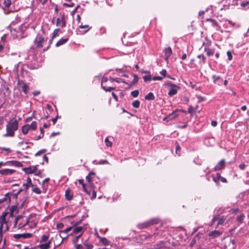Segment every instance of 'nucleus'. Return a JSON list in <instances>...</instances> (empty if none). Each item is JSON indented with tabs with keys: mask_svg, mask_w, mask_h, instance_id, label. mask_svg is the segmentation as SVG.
<instances>
[{
	"mask_svg": "<svg viewBox=\"0 0 249 249\" xmlns=\"http://www.w3.org/2000/svg\"><path fill=\"white\" fill-rule=\"evenodd\" d=\"M18 122L13 118L11 119L6 125V133L4 135V137H13L15 135V131L18 129Z\"/></svg>",
	"mask_w": 249,
	"mask_h": 249,
	"instance_id": "nucleus-1",
	"label": "nucleus"
},
{
	"mask_svg": "<svg viewBox=\"0 0 249 249\" xmlns=\"http://www.w3.org/2000/svg\"><path fill=\"white\" fill-rule=\"evenodd\" d=\"M159 222V219L157 218H152L144 223L139 224L138 227L141 229L146 228L151 225L157 224Z\"/></svg>",
	"mask_w": 249,
	"mask_h": 249,
	"instance_id": "nucleus-2",
	"label": "nucleus"
},
{
	"mask_svg": "<svg viewBox=\"0 0 249 249\" xmlns=\"http://www.w3.org/2000/svg\"><path fill=\"white\" fill-rule=\"evenodd\" d=\"M166 85L170 87L168 91V95L170 96H173L177 93L178 90L180 89V87L175 84L169 82L167 83Z\"/></svg>",
	"mask_w": 249,
	"mask_h": 249,
	"instance_id": "nucleus-3",
	"label": "nucleus"
},
{
	"mask_svg": "<svg viewBox=\"0 0 249 249\" xmlns=\"http://www.w3.org/2000/svg\"><path fill=\"white\" fill-rule=\"evenodd\" d=\"M93 247L92 244L89 243V240H85L83 244H77L76 249H92Z\"/></svg>",
	"mask_w": 249,
	"mask_h": 249,
	"instance_id": "nucleus-4",
	"label": "nucleus"
},
{
	"mask_svg": "<svg viewBox=\"0 0 249 249\" xmlns=\"http://www.w3.org/2000/svg\"><path fill=\"white\" fill-rule=\"evenodd\" d=\"M212 177L213 181L217 185L219 184L220 181L223 183H226L227 182L226 178L221 177L219 173H216L215 176L212 175Z\"/></svg>",
	"mask_w": 249,
	"mask_h": 249,
	"instance_id": "nucleus-5",
	"label": "nucleus"
},
{
	"mask_svg": "<svg viewBox=\"0 0 249 249\" xmlns=\"http://www.w3.org/2000/svg\"><path fill=\"white\" fill-rule=\"evenodd\" d=\"M6 215V213H3L1 216H0V235L2 234V229L3 226L4 224H6V228L5 230H8V227H7L5 216Z\"/></svg>",
	"mask_w": 249,
	"mask_h": 249,
	"instance_id": "nucleus-6",
	"label": "nucleus"
},
{
	"mask_svg": "<svg viewBox=\"0 0 249 249\" xmlns=\"http://www.w3.org/2000/svg\"><path fill=\"white\" fill-rule=\"evenodd\" d=\"M45 41V39L43 37L37 35L36 38L35 39L34 42L37 48H41L43 46V43Z\"/></svg>",
	"mask_w": 249,
	"mask_h": 249,
	"instance_id": "nucleus-7",
	"label": "nucleus"
},
{
	"mask_svg": "<svg viewBox=\"0 0 249 249\" xmlns=\"http://www.w3.org/2000/svg\"><path fill=\"white\" fill-rule=\"evenodd\" d=\"M18 85L20 86V88L21 90L25 94H27L29 90V87L28 84L23 81H18Z\"/></svg>",
	"mask_w": 249,
	"mask_h": 249,
	"instance_id": "nucleus-8",
	"label": "nucleus"
},
{
	"mask_svg": "<svg viewBox=\"0 0 249 249\" xmlns=\"http://www.w3.org/2000/svg\"><path fill=\"white\" fill-rule=\"evenodd\" d=\"M22 218V216H18V217H16V219H15V226H17V225L18 224V221L20 219ZM23 221L24 222V224H21V223H19L18 226V229H21V228H22L23 227L25 226V225H26L27 224H28V222H29V218H25V219H24V217H23Z\"/></svg>",
	"mask_w": 249,
	"mask_h": 249,
	"instance_id": "nucleus-9",
	"label": "nucleus"
},
{
	"mask_svg": "<svg viewBox=\"0 0 249 249\" xmlns=\"http://www.w3.org/2000/svg\"><path fill=\"white\" fill-rule=\"evenodd\" d=\"M33 234L30 233H24L22 234H15L14 235V237L16 239H18L20 238L24 239L29 238L32 236Z\"/></svg>",
	"mask_w": 249,
	"mask_h": 249,
	"instance_id": "nucleus-10",
	"label": "nucleus"
},
{
	"mask_svg": "<svg viewBox=\"0 0 249 249\" xmlns=\"http://www.w3.org/2000/svg\"><path fill=\"white\" fill-rule=\"evenodd\" d=\"M38 165L30 166L23 168V171L27 174H30L35 173L37 171V167Z\"/></svg>",
	"mask_w": 249,
	"mask_h": 249,
	"instance_id": "nucleus-11",
	"label": "nucleus"
},
{
	"mask_svg": "<svg viewBox=\"0 0 249 249\" xmlns=\"http://www.w3.org/2000/svg\"><path fill=\"white\" fill-rule=\"evenodd\" d=\"M56 24L57 26H61L62 27L66 26V22L65 20L64 15H63L61 18H58L56 19Z\"/></svg>",
	"mask_w": 249,
	"mask_h": 249,
	"instance_id": "nucleus-12",
	"label": "nucleus"
},
{
	"mask_svg": "<svg viewBox=\"0 0 249 249\" xmlns=\"http://www.w3.org/2000/svg\"><path fill=\"white\" fill-rule=\"evenodd\" d=\"M11 33L14 37L18 38L21 36V31L20 27H18L17 29L15 28H11Z\"/></svg>",
	"mask_w": 249,
	"mask_h": 249,
	"instance_id": "nucleus-13",
	"label": "nucleus"
},
{
	"mask_svg": "<svg viewBox=\"0 0 249 249\" xmlns=\"http://www.w3.org/2000/svg\"><path fill=\"white\" fill-rule=\"evenodd\" d=\"M225 160H221L217 165L214 167V171H218L222 170L225 168Z\"/></svg>",
	"mask_w": 249,
	"mask_h": 249,
	"instance_id": "nucleus-14",
	"label": "nucleus"
},
{
	"mask_svg": "<svg viewBox=\"0 0 249 249\" xmlns=\"http://www.w3.org/2000/svg\"><path fill=\"white\" fill-rule=\"evenodd\" d=\"M83 228L81 226L76 227L73 228L72 232L71 233V235H78L80 233L83 234Z\"/></svg>",
	"mask_w": 249,
	"mask_h": 249,
	"instance_id": "nucleus-15",
	"label": "nucleus"
},
{
	"mask_svg": "<svg viewBox=\"0 0 249 249\" xmlns=\"http://www.w3.org/2000/svg\"><path fill=\"white\" fill-rule=\"evenodd\" d=\"M222 232L220 231L217 230H214L210 232L208 234L209 236L212 237L213 238H215L220 236L222 235Z\"/></svg>",
	"mask_w": 249,
	"mask_h": 249,
	"instance_id": "nucleus-16",
	"label": "nucleus"
},
{
	"mask_svg": "<svg viewBox=\"0 0 249 249\" xmlns=\"http://www.w3.org/2000/svg\"><path fill=\"white\" fill-rule=\"evenodd\" d=\"M15 171L13 169H4L0 170V175L3 176H7L12 175Z\"/></svg>",
	"mask_w": 249,
	"mask_h": 249,
	"instance_id": "nucleus-17",
	"label": "nucleus"
},
{
	"mask_svg": "<svg viewBox=\"0 0 249 249\" xmlns=\"http://www.w3.org/2000/svg\"><path fill=\"white\" fill-rule=\"evenodd\" d=\"M165 59L167 60L172 53V50L171 47H169L164 49Z\"/></svg>",
	"mask_w": 249,
	"mask_h": 249,
	"instance_id": "nucleus-18",
	"label": "nucleus"
},
{
	"mask_svg": "<svg viewBox=\"0 0 249 249\" xmlns=\"http://www.w3.org/2000/svg\"><path fill=\"white\" fill-rule=\"evenodd\" d=\"M30 187V186H29L26 183H24L23 184V189H20L17 193H13L12 195H13L14 196V197H17V196L23 191V190H27Z\"/></svg>",
	"mask_w": 249,
	"mask_h": 249,
	"instance_id": "nucleus-19",
	"label": "nucleus"
},
{
	"mask_svg": "<svg viewBox=\"0 0 249 249\" xmlns=\"http://www.w3.org/2000/svg\"><path fill=\"white\" fill-rule=\"evenodd\" d=\"M51 244V240H49L46 243L38 245L40 249H49Z\"/></svg>",
	"mask_w": 249,
	"mask_h": 249,
	"instance_id": "nucleus-20",
	"label": "nucleus"
},
{
	"mask_svg": "<svg viewBox=\"0 0 249 249\" xmlns=\"http://www.w3.org/2000/svg\"><path fill=\"white\" fill-rule=\"evenodd\" d=\"M134 79L132 80V81L130 83H128V84H127L128 87H131L132 86L136 85L139 80V77L136 74H133Z\"/></svg>",
	"mask_w": 249,
	"mask_h": 249,
	"instance_id": "nucleus-21",
	"label": "nucleus"
},
{
	"mask_svg": "<svg viewBox=\"0 0 249 249\" xmlns=\"http://www.w3.org/2000/svg\"><path fill=\"white\" fill-rule=\"evenodd\" d=\"M204 51L206 52L207 55L209 56H211L214 53V49H211L208 47H205L204 48Z\"/></svg>",
	"mask_w": 249,
	"mask_h": 249,
	"instance_id": "nucleus-22",
	"label": "nucleus"
},
{
	"mask_svg": "<svg viewBox=\"0 0 249 249\" xmlns=\"http://www.w3.org/2000/svg\"><path fill=\"white\" fill-rule=\"evenodd\" d=\"M69 40L68 38H62L60 39L55 44L56 47H59L66 43Z\"/></svg>",
	"mask_w": 249,
	"mask_h": 249,
	"instance_id": "nucleus-23",
	"label": "nucleus"
},
{
	"mask_svg": "<svg viewBox=\"0 0 249 249\" xmlns=\"http://www.w3.org/2000/svg\"><path fill=\"white\" fill-rule=\"evenodd\" d=\"M8 164L10 163L11 165L16 167H22V164L17 160L8 161Z\"/></svg>",
	"mask_w": 249,
	"mask_h": 249,
	"instance_id": "nucleus-24",
	"label": "nucleus"
},
{
	"mask_svg": "<svg viewBox=\"0 0 249 249\" xmlns=\"http://www.w3.org/2000/svg\"><path fill=\"white\" fill-rule=\"evenodd\" d=\"M178 115L176 114V111H173L172 113L169 114L167 117H165L163 120H165L166 119L171 120L174 119L176 118Z\"/></svg>",
	"mask_w": 249,
	"mask_h": 249,
	"instance_id": "nucleus-25",
	"label": "nucleus"
},
{
	"mask_svg": "<svg viewBox=\"0 0 249 249\" xmlns=\"http://www.w3.org/2000/svg\"><path fill=\"white\" fill-rule=\"evenodd\" d=\"M144 98L146 100L152 101L154 100L155 97L154 94L152 92H150L145 96Z\"/></svg>",
	"mask_w": 249,
	"mask_h": 249,
	"instance_id": "nucleus-26",
	"label": "nucleus"
},
{
	"mask_svg": "<svg viewBox=\"0 0 249 249\" xmlns=\"http://www.w3.org/2000/svg\"><path fill=\"white\" fill-rule=\"evenodd\" d=\"M217 219H218V222H217V224L216 226V228H217L219 225H222L224 223L225 221L226 220V217L225 216H222L219 217L218 218H217Z\"/></svg>",
	"mask_w": 249,
	"mask_h": 249,
	"instance_id": "nucleus-27",
	"label": "nucleus"
},
{
	"mask_svg": "<svg viewBox=\"0 0 249 249\" xmlns=\"http://www.w3.org/2000/svg\"><path fill=\"white\" fill-rule=\"evenodd\" d=\"M65 197L66 199L68 200H71L72 199L73 196L71 194L70 190L67 189L65 191Z\"/></svg>",
	"mask_w": 249,
	"mask_h": 249,
	"instance_id": "nucleus-28",
	"label": "nucleus"
},
{
	"mask_svg": "<svg viewBox=\"0 0 249 249\" xmlns=\"http://www.w3.org/2000/svg\"><path fill=\"white\" fill-rule=\"evenodd\" d=\"M29 130H30L29 124L24 125V126H23L22 127V128H21L22 132L24 134H26L28 132Z\"/></svg>",
	"mask_w": 249,
	"mask_h": 249,
	"instance_id": "nucleus-29",
	"label": "nucleus"
},
{
	"mask_svg": "<svg viewBox=\"0 0 249 249\" xmlns=\"http://www.w3.org/2000/svg\"><path fill=\"white\" fill-rule=\"evenodd\" d=\"M146 75L143 76V79L144 82H147L150 81L151 80V76L150 75V72L146 71Z\"/></svg>",
	"mask_w": 249,
	"mask_h": 249,
	"instance_id": "nucleus-30",
	"label": "nucleus"
},
{
	"mask_svg": "<svg viewBox=\"0 0 249 249\" xmlns=\"http://www.w3.org/2000/svg\"><path fill=\"white\" fill-rule=\"evenodd\" d=\"M78 182L80 184H81L82 185V187H83L84 191L85 192H86L87 194L90 195V192L89 191H88L86 189V185L84 183V180L83 179H79Z\"/></svg>",
	"mask_w": 249,
	"mask_h": 249,
	"instance_id": "nucleus-31",
	"label": "nucleus"
},
{
	"mask_svg": "<svg viewBox=\"0 0 249 249\" xmlns=\"http://www.w3.org/2000/svg\"><path fill=\"white\" fill-rule=\"evenodd\" d=\"M95 176V173L93 172H90L86 177V179L89 182H91L92 181V178Z\"/></svg>",
	"mask_w": 249,
	"mask_h": 249,
	"instance_id": "nucleus-32",
	"label": "nucleus"
},
{
	"mask_svg": "<svg viewBox=\"0 0 249 249\" xmlns=\"http://www.w3.org/2000/svg\"><path fill=\"white\" fill-rule=\"evenodd\" d=\"M197 58L200 59L199 63L201 65L205 63V57L202 54L197 55Z\"/></svg>",
	"mask_w": 249,
	"mask_h": 249,
	"instance_id": "nucleus-33",
	"label": "nucleus"
},
{
	"mask_svg": "<svg viewBox=\"0 0 249 249\" xmlns=\"http://www.w3.org/2000/svg\"><path fill=\"white\" fill-rule=\"evenodd\" d=\"M212 78L213 79V81L214 84H218L219 85H221L220 83L217 82L218 80H220L221 79L219 76H216V75H214L213 76Z\"/></svg>",
	"mask_w": 249,
	"mask_h": 249,
	"instance_id": "nucleus-34",
	"label": "nucleus"
},
{
	"mask_svg": "<svg viewBox=\"0 0 249 249\" xmlns=\"http://www.w3.org/2000/svg\"><path fill=\"white\" fill-rule=\"evenodd\" d=\"M132 105L134 107L138 108L140 107V102L138 100H135L134 102H133Z\"/></svg>",
	"mask_w": 249,
	"mask_h": 249,
	"instance_id": "nucleus-35",
	"label": "nucleus"
},
{
	"mask_svg": "<svg viewBox=\"0 0 249 249\" xmlns=\"http://www.w3.org/2000/svg\"><path fill=\"white\" fill-rule=\"evenodd\" d=\"M30 129H32L34 130H36L37 128V123L35 121L33 122L30 125H29Z\"/></svg>",
	"mask_w": 249,
	"mask_h": 249,
	"instance_id": "nucleus-36",
	"label": "nucleus"
},
{
	"mask_svg": "<svg viewBox=\"0 0 249 249\" xmlns=\"http://www.w3.org/2000/svg\"><path fill=\"white\" fill-rule=\"evenodd\" d=\"M100 242L105 245H107L109 244V241L105 237L100 238Z\"/></svg>",
	"mask_w": 249,
	"mask_h": 249,
	"instance_id": "nucleus-37",
	"label": "nucleus"
},
{
	"mask_svg": "<svg viewBox=\"0 0 249 249\" xmlns=\"http://www.w3.org/2000/svg\"><path fill=\"white\" fill-rule=\"evenodd\" d=\"M102 88L106 91H110L111 90H114L115 89V88L114 87H106L105 86H103L102 85Z\"/></svg>",
	"mask_w": 249,
	"mask_h": 249,
	"instance_id": "nucleus-38",
	"label": "nucleus"
},
{
	"mask_svg": "<svg viewBox=\"0 0 249 249\" xmlns=\"http://www.w3.org/2000/svg\"><path fill=\"white\" fill-rule=\"evenodd\" d=\"M139 91L137 89L134 90L131 92V95L133 97H138L139 95Z\"/></svg>",
	"mask_w": 249,
	"mask_h": 249,
	"instance_id": "nucleus-39",
	"label": "nucleus"
},
{
	"mask_svg": "<svg viewBox=\"0 0 249 249\" xmlns=\"http://www.w3.org/2000/svg\"><path fill=\"white\" fill-rule=\"evenodd\" d=\"M4 5L6 7H9L11 4V0H4Z\"/></svg>",
	"mask_w": 249,
	"mask_h": 249,
	"instance_id": "nucleus-40",
	"label": "nucleus"
},
{
	"mask_svg": "<svg viewBox=\"0 0 249 249\" xmlns=\"http://www.w3.org/2000/svg\"><path fill=\"white\" fill-rule=\"evenodd\" d=\"M9 194L7 193L5 195L4 197L2 199H0V204L7 200V198L8 197L9 200L10 199V197L9 196Z\"/></svg>",
	"mask_w": 249,
	"mask_h": 249,
	"instance_id": "nucleus-41",
	"label": "nucleus"
},
{
	"mask_svg": "<svg viewBox=\"0 0 249 249\" xmlns=\"http://www.w3.org/2000/svg\"><path fill=\"white\" fill-rule=\"evenodd\" d=\"M75 237L72 239V242L73 244H75L76 242H77L78 239L81 237L82 235V233H80V234L78 235H75Z\"/></svg>",
	"mask_w": 249,
	"mask_h": 249,
	"instance_id": "nucleus-42",
	"label": "nucleus"
},
{
	"mask_svg": "<svg viewBox=\"0 0 249 249\" xmlns=\"http://www.w3.org/2000/svg\"><path fill=\"white\" fill-rule=\"evenodd\" d=\"M47 151L46 149H42L39 150L37 153H36L35 156H40L41 154H43Z\"/></svg>",
	"mask_w": 249,
	"mask_h": 249,
	"instance_id": "nucleus-43",
	"label": "nucleus"
},
{
	"mask_svg": "<svg viewBox=\"0 0 249 249\" xmlns=\"http://www.w3.org/2000/svg\"><path fill=\"white\" fill-rule=\"evenodd\" d=\"M117 83H124L125 84H128V83L125 82L123 79L120 78H115V81Z\"/></svg>",
	"mask_w": 249,
	"mask_h": 249,
	"instance_id": "nucleus-44",
	"label": "nucleus"
},
{
	"mask_svg": "<svg viewBox=\"0 0 249 249\" xmlns=\"http://www.w3.org/2000/svg\"><path fill=\"white\" fill-rule=\"evenodd\" d=\"M244 217V215L243 214H241V215H239L238 216H237V221L239 223H242L243 222Z\"/></svg>",
	"mask_w": 249,
	"mask_h": 249,
	"instance_id": "nucleus-45",
	"label": "nucleus"
},
{
	"mask_svg": "<svg viewBox=\"0 0 249 249\" xmlns=\"http://www.w3.org/2000/svg\"><path fill=\"white\" fill-rule=\"evenodd\" d=\"M32 191L34 193H35L36 194H40L41 192L39 188H37V187H35V188H34L33 189H32Z\"/></svg>",
	"mask_w": 249,
	"mask_h": 249,
	"instance_id": "nucleus-46",
	"label": "nucleus"
},
{
	"mask_svg": "<svg viewBox=\"0 0 249 249\" xmlns=\"http://www.w3.org/2000/svg\"><path fill=\"white\" fill-rule=\"evenodd\" d=\"M49 239V236L46 235H43L40 240V242H46L48 241Z\"/></svg>",
	"mask_w": 249,
	"mask_h": 249,
	"instance_id": "nucleus-47",
	"label": "nucleus"
},
{
	"mask_svg": "<svg viewBox=\"0 0 249 249\" xmlns=\"http://www.w3.org/2000/svg\"><path fill=\"white\" fill-rule=\"evenodd\" d=\"M188 112L190 114H193L194 113V112H195L194 107L193 106H189V108L188 109Z\"/></svg>",
	"mask_w": 249,
	"mask_h": 249,
	"instance_id": "nucleus-48",
	"label": "nucleus"
},
{
	"mask_svg": "<svg viewBox=\"0 0 249 249\" xmlns=\"http://www.w3.org/2000/svg\"><path fill=\"white\" fill-rule=\"evenodd\" d=\"M59 31V28L55 29L53 31V36H52L53 38H54L57 35L58 32Z\"/></svg>",
	"mask_w": 249,
	"mask_h": 249,
	"instance_id": "nucleus-49",
	"label": "nucleus"
},
{
	"mask_svg": "<svg viewBox=\"0 0 249 249\" xmlns=\"http://www.w3.org/2000/svg\"><path fill=\"white\" fill-rule=\"evenodd\" d=\"M26 184H28L30 187L31 186V187L33 186V184L32 183V180H31V179L30 178H29V177L27 178Z\"/></svg>",
	"mask_w": 249,
	"mask_h": 249,
	"instance_id": "nucleus-50",
	"label": "nucleus"
},
{
	"mask_svg": "<svg viewBox=\"0 0 249 249\" xmlns=\"http://www.w3.org/2000/svg\"><path fill=\"white\" fill-rule=\"evenodd\" d=\"M227 55L228 56V59L231 60L232 59V55L231 51H229L227 52Z\"/></svg>",
	"mask_w": 249,
	"mask_h": 249,
	"instance_id": "nucleus-51",
	"label": "nucleus"
},
{
	"mask_svg": "<svg viewBox=\"0 0 249 249\" xmlns=\"http://www.w3.org/2000/svg\"><path fill=\"white\" fill-rule=\"evenodd\" d=\"M105 142L106 143V145L108 147H110L112 145V143L108 140V138H106L105 140Z\"/></svg>",
	"mask_w": 249,
	"mask_h": 249,
	"instance_id": "nucleus-52",
	"label": "nucleus"
},
{
	"mask_svg": "<svg viewBox=\"0 0 249 249\" xmlns=\"http://www.w3.org/2000/svg\"><path fill=\"white\" fill-rule=\"evenodd\" d=\"M72 229V227H70L68 228H67L66 229H65V230L64 231H61V232L63 233H68L69 231H70L71 229Z\"/></svg>",
	"mask_w": 249,
	"mask_h": 249,
	"instance_id": "nucleus-53",
	"label": "nucleus"
},
{
	"mask_svg": "<svg viewBox=\"0 0 249 249\" xmlns=\"http://www.w3.org/2000/svg\"><path fill=\"white\" fill-rule=\"evenodd\" d=\"M96 197V193L94 190L92 191V196L90 197L91 199H94Z\"/></svg>",
	"mask_w": 249,
	"mask_h": 249,
	"instance_id": "nucleus-54",
	"label": "nucleus"
},
{
	"mask_svg": "<svg viewBox=\"0 0 249 249\" xmlns=\"http://www.w3.org/2000/svg\"><path fill=\"white\" fill-rule=\"evenodd\" d=\"M181 148L179 147V145L178 144L176 146V152L177 154H178L179 156L180 155V153H178V152L180 151Z\"/></svg>",
	"mask_w": 249,
	"mask_h": 249,
	"instance_id": "nucleus-55",
	"label": "nucleus"
},
{
	"mask_svg": "<svg viewBox=\"0 0 249 249\" xmlns=\"http://www.w3.org/2000/svg\"><path fill=\"white\" fill-rule=\"evenodd\" d=\"M197 98L198 99V102H202L204 100V97L201 96H200V95H198L197 96Z\"/></svg>",
	"mask_w": 249,
	"mask_h": 249,
	"instance_id": "nucleus-56",
	"label": "nucleus"
},
{
	"mask_svg": "<svg viewBox=\"0 0 249 249\" xmlns=\"http://www.w3.org/2000/svg\"><path fill=\"white\" fill-rule=\"evenodd\" d=\"M166 70H162L161 71H160V74L162 75H163V76L164 77H166Z\"/></svg>",
	"mask_w": 249,
	"mask_h": 249,
	"instance_id": "nucleus-57",
	"label": "nucleus"
},
{
	"mask_svg": "<svg viewBox=\"0 0 249 249\" xmlns=\"http://www.w3.org/2000/svg\"><path fill=\"white\" fill-rule=\"evenodd\" d=\"M4 117L2 116H0V126L3 124L4 121Z\"/></svg>",
	"mask_w": 249,
	"mask_h": 249,
	"instance_id": "nucleus-58",
	"label": "nucleus"
},
{
	"mask_svg": "<svg viewBox=\"0 0 249 249\" xmlns=\"http://www.w3.org/2000/svg\"><path fill=\"white\" fill-rule=\"evenodd\" d=\"M217 219V216H216V215H214V216H213V218L212 220V222H211V223H212V225L214 224V223L215 221Z\"/></svg>",
	"mask_w": 249,
	"mask_h": 249,
	"instance_id": "nucleus-59",
	"label": "nucleus"
},
{
	"mask_svg": "<svg viewBox=\"0 0 249 249\" xmlns=\"http://www.w3.org/2000/svg\"><path fill=\"white\" fill-rule=\"evenodd\" d=\"M58 115L56 116L55 118L52 119V121L53 123V124H54L56 123V122L58 118H60Z\"/></svg>",
	"mask_w": 249,
	"mask_h": 249,
	"instance_id": "nucleus-60",
	"label": "nucleus"
},
{
	"mask_svg": "<svg viewBox=\"0 0 249 249\" xmlns=\"http://www.w3.org/2000/svg\"><path fill=\"white\" fill-rule=\"evenodd\" d=\"M209 20H210L214 25H218L217 22L215 19L210 18Z\"/></svg>",
	"mask_w": 249,
	"mask_h": 249,
	"instance_id": "nucleus-61",
	"label": "nucleus"
},
{
	"mask_svg": "<svg viewBox=\"0 0 249 249\" xmlns=\"http://www.w3.org/2000/svg\"><path fill=\"white\" fill-rule=\"evenodd\" d=\"M112 95L113 98L115 99V100L117 102L118 101V98L117 95L114 92H112Z\"/></svg>",
	"mask_w": 249,
	"mask_h": 249,
	"instance_id": "nucleus-62",
	"label": "nucleus"
},
{
	"mask_svg": "<svg viewBox=\"0 0 249 249\" xmlns=\"http://www.w3.org/2000/svg\"><path fill=\"white\" fill-rule=\"evenodd\" d=\"M217 122L216 121H214V120H213L211 121V125L213 126V127H215L216 125H217Z\"/></svg>",
	"mask_w": 249,
	"mask_h": 249,
	"instance_id": "nucleus-63",
	"label": "nucleus"
},
{
	"mask_svg": "<svg viewBox=\"0 0 249 249\" xmlns=\"http://www.w3.org/2000/svg\"><path fill=\"white\" fill-rule=\"evenodd\" d=\"M64 227V224L62 223H60L57 225V229H62Z\"/></svg>",
	"mask_w": 249,
	"mask_h": 249,
	"instance_id": "nucleus-64",
	"label": "nucleus"
}]
</instances>
